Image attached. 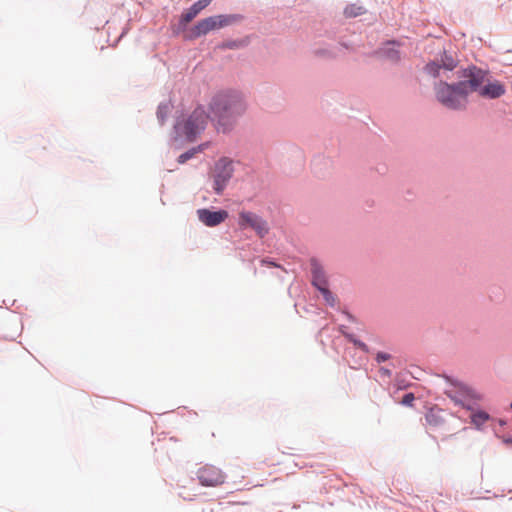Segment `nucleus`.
<instances>
[{
	"label": "nucleus",
	"instance_id": "23",
	"mask_svg": "<svg viewBox=\"0 0 512 512\" xmlns=\"http://www.w3.org/2000/svg\"><path fill=\"white\" fill-rule=\"evenodd\" d=\"M261 263H262L263 265H267V266L278 267V265H277L276 263H274V262H272V261H269V260H267V259H263V260L261 261Z\"/></svg>",
	"mask_w": 512,
	"mask_h": 512
},
{
	"label": "nucleus",
	"instance_id": "20",
	"mask_svg": "<svg viewBox=\"0 0 512 512\" xmlns=\"http://www.w3.org/2000/svg\"><path fill=\"white\" fill-rule=\"evenodd\" d=\"M414 399H415V397H414L413 393L405 394L403 399H402V404L408 405V406L412 405Z\"/></svg>",
	"mask_w": 512,
	"mask_h": 512
},
{
	"label": "nucleus",
	"instance_id": "10",
	"mask_svg": "<svg viewBox=\"0 0 512 512\" xmlns=\"http://www.w3.org/2000/svg\"><path fill=\"white\" fill-rule=\"evenodd\" d=\"M486 76H487V74L485 73V77ZM485 82H486V79L484 80V82L480 85L479 89L477 90V91H479V94L482 97L495 99V98L501 97L505 93V87L499 81H494V82L487 83L484 85Z\"/></svg>",
	"mask_w": 512,
	"mask_h": 512
},
{
	"label": "nucleus",
	"instance_id": "24",
	"mask_svg": "<svg viewBox=\"0 0 512 512\" xmlns=\"http://www.w3.org/2000/svg\"><path fill=\"white\" fill-rule=\"evenodd\" d=\"M380 373L383 375H386L388 377L390 376V370L385 369V368H380Z\"/></svg>",
	"mask_w": 512,
	"mask_h": 512
},
{
	"label": "nucleus",
	"instance_id": "26",
	"mask_svg": "<svg viewBox=\"0 0 512 512\" xmlns=\"http://www.w3.org/2000/svg\"><path fill=\"white\" fill-rule=\"evenodd\" d=\"M510 406H511V408H512V401H511V405H510Z\"/></svg>",
	"mask_w": 512,
	"mask_h": 512
},
{
	"label": "nucleus",
	"instance_id": "14",
	"mask_svg": "<svg viewBox=\"0 0 512 512\" xmlns=\"http://www.w3.org/2000/svg\"><path fill=\"white\" fill-rule=\"evenodd\" d=\"M382 53L387 59L391 61H397L399 59V52L396 49L395 42H388L382 49Z\"/></svg>",
	"mask_w": 512,
	"mask_h": 512
},
{
	"label": "nucleus",
	"instance_id": "25",
	"mask_svg": "<svg viewBox=\"0 0 512 512\" xmlns=\"http://www.w3.org/2000/svg\"><path fill=\"white\" fill-rule=\"evenodd\" d=\"M354 342H355V344H357L360 348H362V349H364V350L366 349V345H365L364 343H362V342H357V341H354Z\"/></svg>",
	"mask_w": 512,
	"mask_h": 512
},
{
	"label": "nucleus",
	"instance_id": "9",
	"mask_svg": "<svg viewBox=\"0 0 512 512\" xmlns=\"http://www.w3.org/2000/svg\"><path fill=\"white\" fill-rule=\"evenodd\" d=\"M197 216L204 225L214 227L228 218V212L226 210L211 211L203 208L197 210Z\"/></svg>",
	"mask_w": 512,
	"mask_h": 512
},
{
	"label": "nucleus",
	"instance_id": "17",
	"mask_svg": "<svg viewBox=\"0 0 512 512\" xmlns=\"http://www.w3.org/2000/svg\"><path fill=\"white\" fill-rule=\"evenodd\" d=\"M202 150H203V145L198 146L197 148H192L191 150L181 154L178 157V163H180V164L185 163L186 161L191 159L196 153H198V152H200Z\"/></svg>",
	"mask_w": 512,
	"mask_h": 512
},
{
	"label": "nucleus",
	"instance_id": "21",
	"mask_svg": "<svg viewBox=\"0 0 512 512\" xmlns=\"http://www.w3.org/2000/svg\"><path fill=\"white\" fill-rule=\"evenodd\" d=\"M390 359V355L387 354V353H384V352H379L377 355H376V361L378 363H381V362H384V361H387Z\"/></svg>",
	"mask_w": 512,
	"mask_h": 512
},
{
	"label": "nucleus",
	"instance_id": "16",
	"mask_svg": "<svg viewBox=\"0 0 512 512\" xmlns=\"http://www.w3.org/2000/svg\"><path fill=\"white\" fill-rule=\"evenodd\" d=\"M365 13V8L361 5L357 4H350L348 5L345 10L344 14L346 17H357Z\"/></svg>",
	"mask_w": 512,
	"mask_h": 512
},
{
	"label": "nucleus",
	"instance_id": "13",
	"mask_svg": "<svg viewBox=\"0 0 512 512\" xmlns=\"http://www.w3.org/2000/svg\"><path fill=\"white\" fill-rule=\"evenodd\" d=\"M203 8L201 5H199L197 2L194 3L188 10H186L181 15L180 23L182 25H186L189 22H191L199 13L202 11Z\"/></svg>",
	"mask_w": 512,
	"mask_h": 512
},
{
	"label": "nucleus",
	"instance_id": "19",
	"mask_svg": "<svg viewBox=\"0 0 512 512\" xmlns=\"http://www.w3.org/2000/svg\"><path fill=\"white\" fill-rule=\"evenodd\" d=\"M169 112H170V109L167 104L159 105L158 110H157V117L161 123L164 122V120L167 117V115L169 114Z\"/></svg>",
	"mask_w": 512,
	"mask_h": 512
},
{
	"label": "nucleus",
	"instance_id": "18",
	"mask_svg": "<svg viewBox=\"0 0 512 512\" xmlns=\"http://www.w3.org/2000/svg\"><path fill=\"white\" fill-rule=\"evenodd\" d=\"M323 295L325 301L330 305L334 306L336 304V297L328 290L327 286L318 289Z\"/></svg>",
	"mask_w": 512,
	"mask_h": 512
},
{
	"label": "nucleus",
	"instance_id": "4",
	"mask_svg": "<svg viewBox=\"0 0 512 512\" xmlns=\"http://www.w3.org/2000/svg\"><path fill=\"white\" fill-rule=\"evenodd\" d=\"M208 121V115L201 107L196 108L192 114L182 122H177L175 128L178 133L186 136L190 141L205 129Z\"/></svg>",
	"mask_w": 512,
	"mask_h": 512
},
{
	"label": "nucleus",
	"instance_id": "6",
	"mask_svg": "<svg viewBox=\"0 0 512 512\" xmlns=\"http://www.w3.org/2000/svg\"><path fill=\"white\" fill-rule=\"evenodd\" d=\"M233 162L228 158L219 159L212 172L213 189L217 194H221L227 183L233 175Z\"/></svg>",
	"mask_w": 512,
	"mask_h": 512
},
{
	"label": "nucleus",
	"instance_id": "3",
	"mask_svg": "<svg viewBox=\"0 0 512 512\" xmlns=\"http://www.w3.org/2000/svg\"><path fill=\"white\" fill-rule=\"evenodd\" d=\"M446 379L450 382V385L445 389L444 393L456 405L472 410L474 405L481 400V395L472 388L460 382L450 381L449 378Z\"/></svg>",
	"mask_w": 512,
	"mask_h": 512
},
{
	"label": "nucleus",
	"instance_id": "5",
	"mask_svg": "<svg viewBox=\"0 0 512 512\" xmlns=\"http://www.w3.org/2000/svg\"><path fill=\"white\" fill-rule=\"evenodd\" d=\"M237 20L233 15H215L200 20L191 30V37L198 38L210 31L226 27Z\"/></svg>",
	"mask_w": 512,
	"mask_h": 512
},
{
	"label": "nucleus",
	"instance_id": "1",
	"mask_svg": "<svg viewBox=\"0 0 512 512\" xmlns=\"http://www.w3.org/2000/svg\"><path fill=\"white\" fill-rule=\"evenodd\" d=\"M464 80L457 84L440 82L436 87L438 101L449 109H462L467 104L470 92L479 89L485 80V71L477 67H469L463 71Z\"/></svg>",
	"mask_w": 512,
	"mask_h": 512
},
{
	"label": "nucleus",
	"instance_id": "2",
	"mask_svg": "<svg viewBox=\"0 0 512 512\" xmlns=\"http://www.w3.org/2000/svg\"><path fill=\"white\" fill-rule=\"evenodd\" d=\"M211 111L217 119L222 131L225 132L232 122L246 110L243 98L236 92H222L211 101Z\"/></svg>",
	"mask_w": 512,
	"mask_h": 512
},
{
	"label": "nucleus",
	"instance_id": "11",
	"mask_svg": "<svg viewBox=\"0 0 512 512\" xmlns=\"http://www.w3.org/2000/svg\"><path fill=\"white\" fill-rule=\"evenodd\" d=\"M310 264H311V273H312V284L317 289L327 286V279L325 276V272L323 270V267L320 265V263L317 260L312 259Z\"/></svg>",
	"mask_w": 512,
	"mask_h": 512
},
{
	"label": "nucleus",
	"instance_id": "22",
	"mask_svg": "<svg viewBox=\"0 0 512 512\" xmlns=\"http://www.w3.org/2000/svg\"><path fill=\"white\" fill-rule=\"evenodd\" d=\"M211 1L212 0H199V1H197V3L199 5H201V7L204 9L205 7H207L210 4Z\"/></svg>",
	"mask_w": 512,
	"mask_h": 512
},
{
	"label": "nucleus",
	"instance_id": "12",
	"mask_svg": "<svg viewBox=\"0 0 512 512\" xmlns=\"http://www.w3.org/2000/svg\"><path fill=\"white\" fill-rule=\"evenodd\" d=\"M442 65H439L436 62H432L426 65V71L436 77L439 75V70L443 67L445 70H453L456 67V62L452 57L444 55L441 60Z\"/></svg>",
	"mask_w": 512,
	"mask_h": 512
},
{
	"label": "nucleus",
	"instance_id": "8",
	"mask_svg": "<svg viewBox=\"0 0 512 512\" xmlns=\"http://www.w3.org/2000/svg\"><path fill=\"white\" fill-rule=\"evenodd\" d=\"M238 225L241 229H253L261 238L266 236L269 231L268 224L262 217L253 212L245 210L239 212Z\"/></svg>",
	"mask_w": 512,
	"mask_h": 512
},
{
	"label": "nucleus",
	"instance_id": "15",
	"mask_svg": "<svg viewBox=\"0 0 512 512\" xmlns=\"http://www.w3.org/2000/svg\"><path fill=\"white\" fill-rule=\"evenodd\" d=\"M489 420V415L484 411H477L471 415V422L476 428H480Z\"/></svg>",
	"mask_w": 512,
	"mask_h": 512
},
{
	"label": "nucleus",
	"instance_id": "7",
	"mask_svg": "<svg viewBox=\"0 0 512 512\" xmlns=\"http://www.w3.org/2000/svg\"><path fill=\"white\" fill-rule=\"evenodd\" d=\"M199 484L204 487H218L225 483L226 474L217 466L205 464L196 472Z\"/></svg>",
	"mask_w": 512,
	"mask_h": 512
}]
</instances>
